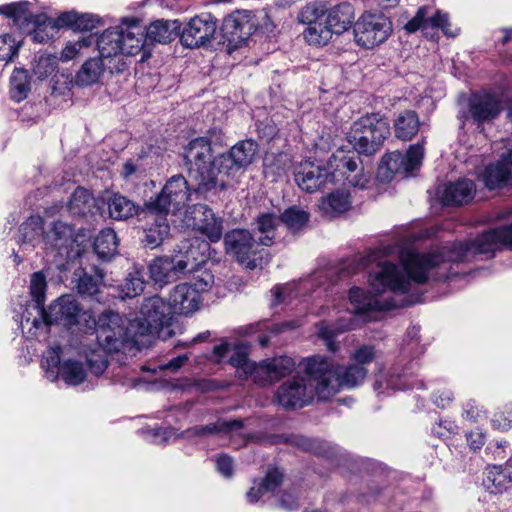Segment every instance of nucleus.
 Returning a JSON list of instances; mask_svg holds the SVG:
<instances>
[{"mask_svg":"<svg viewBox=\"0 0 512 512\" xmlns=\"http://www.w3.org/2000/svg\"><path fill=\"white\" fill-rule=\"evenodd\" d=\"M480 253V242L474 241L447 243L428 253L409 252L402 265L389 261L379 262L369 272L370 291L352 287L349 300L358 314L369 311L391 310L416 303L417 300L403 298L401 302L394 299H381L377 295L389 290L394 294L405 295L412 284L422 285L429 280L447 281L454 273L451 263L465 261L470 255Z\"/></svg>","mask_w":512,"mask_h":512,"instance_id":"nucleus-1","label":"nucleus"},{"mask_svg":"<svg viewBox=\"0 0 512 512\" xmlns=\"http://www.w3.org/2000/svg\"><path fill=\"white\" fill-rule=\"evenodd\" d=\"M306 370L318 380L317 391L320 401L330 399L341 389L360 386L368 374V370L361 365L342 366L321 355L308 357Z\"/></svg>","mask_w":512,"mask_h":512,"instance_id":"nucleus-2","label":"nucleus"},{"mask_svg":"<svg viewBox=\"0 0 512 512\" xmlns=\"http://www.w3.org/2000/svg\"><path fill=\"white\" fill-rule=\"evenodd\" d=\"M220 129L208 130L207 136L190 140L183 150V164L190 181L195 182L199 191H210L217 185L218 165L216 157L212 158V143L222 141Z\"/></svg>","mask_w":512,"mask_h":512,"instance_id":"nucleus-3","label":"nucleus"},{"mask_svg":"<svg viewBox=\"0 0 512 512\" xmlns=\"http://www.w3.org/2000/svg\"><path fill=\"white\" fill-rule=\"evenodd\" d=\"M420 327L412 326L407 329L406 336L401 347L400 358L387 371H379L373 383L374 391L382 394L385 390H407L416 385L415 366L412 360L405 362L408 357H416L424 352L420 346Z\"/></svg>","mask_w":512,"mask_h":512,"instance_id":"nucleus-4","label":"nucleus"},{"mask_svg":"<svg viewBox=\"0 0 512 512\" xmlns=\"http://www.w3.org/2000/svg\"><path fill=\"white\" fill-rule=\"evenodd\" d=\"M208 248L209 244L199 239H183L175 246L172 255L158 256L150 261V278L161 287L176 281L181 275L194 269L198 250H203L204 255Z\"/></svg>","mask_w":512,"mask_h":512,"instance_id":"nucleus-5","label":"nucleus"},{"mask_svg":"<svg viewBox=\"0 0 512 512\" xmlns=\"http://www.w3.org/2000/svg\"><path fill=\"white\" fill-rule=\"evenodd\" d=\"M391 134L389 122L379 113H368L354 121L347 139L353 149L364 156H374Z\"/></svg>","mask_w":512,"mask_h":512,"instance_id":"nucleus-6","label":"nucleus"},{"mask_svg":"<svg viewBox=\"0 0 512 512\" xmlns=\"http://www.w3.org/2000/svg\"><path fill=\"white\" fill-rule=\"evenodd\" d=\"M223 242L226 253L247 269L262 268L270 262V253L248 229L228 231Z\"/></svg>","mask_w":512,"mask_h":512,"instance_id":"nucleus-7","label":"nucleus"},{"mask_svg":"<svg viewBox=\"0 0 512 512\" xmlns=\"http://www.w3.org/2000/svg\"><path fill=\"white\" fill-rule=\"evenodd\" d=\"M360 156L355 150H336L327 161L331 183L365 189L371 174L365 170Z\"/></svg>","mask_w":512,"mask_h":512,"instance_id":"nucleus-8","label":"nucleus"},{"mask_svg":"<svg viewBox=\"0 0 512 512\" xmlns=\"http://www.w3.org/2000/svg\"><path fill=\"white\" fill-rule=\"evenodd\" d=\"M192 191L205 192L196 189L195 182L186 179L182 174L173 175L155 197L144 203L142 210L175 214L186 205Z\"/></svg>","mask_w":512,"mask_h":512,"instance_id":"nucleus-9","label":"nucleus"},{"mask_svg":"<svg viewBox=\"0 0 512 512\" xmlns=\"http://www.w3.org/2000/svg\"><path fill=\"white\" fill-rule=\"evenodd\" d=\"M96 334L97 342L108 353L132 348L139 336L135 333V328L132 329L131 322L125 327L120 315L113 311H105L99 316Z\"/></svg>","mask_w":512,"mask_h":512,"instance_id":"nucleus-10","label":"nucleus"},{"mask_svg":"<svg viewBox=\"0 0 512 512\" xmlns=\"http://www.w3.org/2000/svg\"><path fill=\"white\" fill-rule=\"evenodd\" d=\"M304 358L299 363L306 376L292 377L284 381L275 393V399L285 409H299L309 405L314 397L318 398V380L306 370Z\"/></svg>","mask_w":512,"mask_h":512,"instance_id":"nucleus-11","label":"nucleus"},{"mask_svg":"<svg viewBox=\"0 0 512 512\" xmlns=\"http://www.w3.org/2000/svg\"><path fill=\"white\" fill-rule=\"evenodd\" d=\"M260 26L259 16L250 10H236L227 15L220 26L223 44L229 51L236 50L247 43Z\"/></svg>","mask_w":512,"mask_h":512,"instance_id":"nucleus-12","label":"nucleus"},{"mask_svg":"<svg viewBox=\"0 0 512 512\" xmlns=\"http://www.w3.org/2000/svg\"><path fill=\"white\" fill-rule=\"evenodd\" d=\"M423 157V143L411 145L405 154L399 151L386 153L378 166L377 178L384 183L392 181L395 176L405 178L421 166Z\"/></svg>","mask_w":512,"mask_h":512,"instance_id":"nucleus-13","label":"nucleus"},{"mask_svg":"<svg viewBox=\"0 0 512 512\" xmlns=\"http://www.w3.org/2000/svg\"><path fill=\"white\" fill-rule=\"evenodd\" d=\"M171 306L161 297L152 296L144 300L140 308V315L131 321L132 329L139 336L159 335L164 327H168L172 320Z\"/></svg>","mask_w":512,"mask_h":512,"instance_id":"nucleus-14","label":"nucleus"},{"mask_svg":"<svg viewBox=\"0 0 512 512\" xmlns=\"http://www.w3.org/2000/svg\"><path fill=\"white\" fill-rule=\"evenodd\" d=\"M0 14L13 20L14 26L22 33L31 34L32 40L36 43H44L49 35L44 32L46 23L51 21L45 14L34 15L29 10L28 2L11 3L0 6Z\"/></svg>","mask_w":512,"mask_h":512,"instance_id":"nucleus-15","label":"nucleus"},{"mask_svg":"<svg viewBox=\"0 0 512 512\" xmlns=\"http://www.w3.org/2000/svg\"><path fill=\"white\" fill-rule=\"evenodd\" d=\"M356 43L366 49L385 42L392 32V24L383 13L365 12L353 26Z\"/></svg>","mask_w":512,"mask_h":512,"instance_id":"nucleus-16","label":"nucleus"},{"mask_svg":"<svg viewBox=\"0 0 512 512\" xmlns=\"http://www.w3.org/2000/svg\"><path fill=\"white\" fill-rule=\"evenodd\" d=\"M294 368L295 362L288 356L265 359L260 363L252 362L248 365L243 379L252 378L257 385L266 386L289 375Z\"/></svg>","mask_w":512,"mask_h":512,"instance_id":"nucleus-17","label":"nucleus"},{"mask_svg":"<svg viewBox=\"0 0 512 512\" xmlns=\"http://www.w3.org/2000/svg\"><path fill=\"white\" fill-rule=\"evenodd\" d=\"M217 32V18L211 13H201L191 18L180 32L181 44L190 49L205 47Z\"/></svg>","mask_w":512,"mask_h":512,"instance_id":"nucleus-18","label":"nucleus"},{"mask_svg":"<svg viewBox=\"0 0 512 512\" xmlns=\"http://www.w3.org/2000/svg\"><path fill=\"white\" fill-rule=\"evenodd\" d=\"M258 152V144L251 140H242L233 145L227 152L216 156L219 174L235 175L252 164Z\"/></svg>","mask_w":512,"mask_h":512,"instance_id":"nucleus-19","label":"nucleus"},{"mask_svg":"<svg viewBox=\"0 0 512 512\" xmlns=\"http://www.w3.org/2000/svg\"><path fill=\"white\" fill-rule=\"evenodd\" d=\"M326 9L316 4H308L298 14L299 22L306 24L305 40L316 46H324L329 42V30L325 26Z\"/></svg>","mask_w":512,"mask_h":512,"instance_id":"nucleus-20","label":"nucleus"},{"mask_svg":"<svg viewBox=\"0 0 512 512\" xmlns=\"http://www.w3.org/2000/svg\"><path fill=\"white\" fill-rule=\"evenodd\" d=\"M81 308L73 295L67 294L54 301L48 310L42 309L41 317L46 325L62 324L71 327L78 323Z\"/></svg>","mask_w":512,"mask_h":512,"instance_id":"nucleus-21","label":"nucleus"},{"mask_svg":"<svg viewBox=\"0 0 512 512\" xmlns=\"http://www.w3.org/2000/svg\"><path fill=\"white\" fill-rule=\"evenodd\" d=\"M295 182L307 193L316 192L331 183L328 164L326 166L316 165L313 162L305 161L295 171Z\"/></svg>","mask_w":512,"mask_h":512,"instance_id":"nucleus-22","label":"nucleus"},{"mask_svg":"<svg viewBox=\"0 0 512 512\" xmlns=\"http://www.w3.org/2000/svg\"><path fill=\"white\" fill-rule=\"evenodd\" d=\"M194 226L211 242H218L223 236V218L217 216L206 204L198 203L193 210Z\"/></svg>","mask_w":512,"mask_h":512,"instance_id":"nucleus-23","label":"nucleus"},{"mask_svg":"<svg viewBox=\"0 0 512 512\" xmlns=\"http://www.w3.org/2000/svg\"><path fill=\"white\" fill-rule=\"evenodd\" d=\"M144 217L148 220L147 227L143 230L142 243L146 248L155 249L159 247L169 235L170 225L167 220V213L143 211Z\"/></svg>","mask_w":512,"mask_h":512,"instance_id":"nucleus-24","label":"nucleus"},{"mask_svg":"<svg viewBox=\"0 0 512 512\" xmlns=\"http://www.w3.org/2000/svg\"><path fill=\"white\" fill-rule=\"evenodd\" d=\"M509 118L512 122V110L509 113ZM482 179L490 190L512 185V150L503 154L496 164L489 165L482 173Z\"/></svg>","mask_w":512,"mask_h":512,"instance_id":"nucleus-25","label":"nucleus"},{"mask_svg":"<svg viewBox=\"0 0 512 512\" xmlns=\"http://www.w3.org/2000/svg\"><path fill=\"white\" fill-rule=\"evenodd\" d=\"M75 241L74 227L64 221H55L51 228L43 234V242L46 250L56 251L62 254Z\"/></svg>","mask_w":512,"mask_h":512,"instance_id":"nucleus-26","label":"nucleus"},{"mask_svg":"<svg viewBox=\"0 0 512 512\" xmlns=\"http://www.w3.org/2000/svg\"><path fill=\"white\" fill-rule=\"evenodd\" d=\"M201 297L189 283H181L170 293L169 303L173 313L187 315L198 309Z\"/></svg>","mask_w":512,"mask_h":512,"instance_id":"nucleus-27","label":"nucleus"},{"mask_svg":"<svg viewBox=\"0 0 512 512\" xmlns=\"http://www.w3.org/2000/svg\"><path fill=\"white\" fill-rule=\"evenodd\" d=\"M228 359V363L237 368L238 377L243 379L246 374V368L251 365L247 353L240 347H233L228 342H222L213 347L210 360L220 363L224 359Z\"/></svg>","mask_w":512,"mask_h":512,"instance_id":"nucleus-28","label":"nucleus"},{"mask_svg":"<svg viewBox=\"0 0 512 512\" xmlns=\"http://www.w3.org/2000/svg\"><path fill=\"white\" fill-rule=\"evenodd\" d=\"M181 22L179 20L158 19L146 27V42L148 45L168 44L180 37Z\"/></svg>","mask_w":512,"mask_h":512,"instance_id":"nucleus-29","label":"nucleus"},{"mask_svg":"<svg viewBox=\"0 0 512 512\" xmlns=\"http://www.w3.org/2000/svg\"><path fill=\"white\" fill-rule=\"evenodd\" d=\"M354 8L344 2L326 10L325 26L329 30V40L333 34L340 35L348 30L354 21Z\"/></svg>","mask_w":512,"mask_h":512,"instance_id":"nucleus-30","label":"nucleus"},{"mask_svg":"<svg viewBox=\"0 0 512 512\" xmlns=\"http://www.w3.org/2000/svg\"><path fill=\"white\" fill-rule=\"evenodd\" d=\"M503 246L512 249V224L482 232V260L494 257Z\"/></svg>","mask_w":512,"mask_h":512,"instance_id":"nucleus-31","label":"nucleus"},{"mask_svg":"<svg viewBox=\"0 0 512 512\" xmlns=\"http://www.w3.org/2000/svg\"><path fill=\"white\" fill-rule=\"evenodd\" d=\"M475 192V184L469 179H459L448 183L442 194L441 202L445 206H461L469 203Z\"/></svg>","mask_w":512,"mask_h":512,"instance_id":"nucleus-32","label":"nucleus"},{"mask_svg":"<svg viewBox=\"0 0 512 512\" xmlns=\"http://www.w3.org/2000/svg\"><path fill=\"white\" fill-rule=\"evenodd\" d=\"M103 202L107 206L109 217L113 220L123 221L143 214V206L140 207L120 193L109 195Z\"/></svg>","mask_w":512,"mask_h":512,"instance_id":"nucleus-33","label":"nucleus"},{"mask_svg":"<svg viewBox=\"0 0 512 512\" xmlns=\"http://www.w3.org/2000/svg\"><path fill=\"white\" fill-rule=\"evenodd\" d=\"M457 118L461 130H469L470 126H475V131L480 129V94L474 92L460 98Z\"/></svg>","mask_w":512,"mask_h":512,"instance_id":"nucleus-34","label":"nucleus"},{"mask_svg":"<svg viewBox=\"0 0 512 512\" xmlns=\"http://www.w3.org/2000/svg\"><path fill=\"white\" fill-rule=\"evenodd\" d=\"M99 19L92 14H79L75 11L64 12L53 22L52 27L69 28L74 32H91L96 28Z\"/></svg>","mask_w":512,"mask_h":512,"instance_id":"nucleus-35","label":"nucleus"},{"mask_svg":"<svg viewBox=\"0 0 512 512\" xmlns=\"http://www.w3.org/2000/svg\"><path fill=\"white\" fill-rule=\"evenodd\" d=\"M244 427V423L241 419H233V420H224L219 419L215 423H210L207 425H197L191 428H188L184 431V436L186 438H205L210 435L216 434H228L232 431L240 430Z\"/></svg>","mask_w":512,"mask_h":512,"instance_id":"nucleus-36","label":"nucleus"},{"mask_svg":"<svg viewBox=\"0 0 512 512\" xmlns=\"http://www.w3.org/2000/svg\"><path fill=\"white\" fill-rule=\"evenodd\" d=\"M135 29L139 30L138 27L134 26L123 31L121 43L123 49H121L120 54L134 56L141 52V61L143 62L151 56V51L149 49L148 43L146 42V37L143 39V32H135Z\"/></svg>","mask_w":512,"mask_h":512,"instance_id":"nucleus-37","label":"nucleus"},{"mask_svg":"<svg viewBox=\"0 0 512 512\" xmlns=\"http://www.w3.org/2000/svg\"><path fill=\"white\" fill-rule=\"evenodd\" d=\"M351 195L348 190L337 189L321 198L319 203L320 210L329 216H338L351 207Z\"/></svg>","mask_w":512,"mask_h":512,"instance_id":"nucleus-38","label":"nucleus"},{"mask_svg":"<svg viewBox=\"0 0 512 512\" xmlns=\"http://www.w3.org/2000/svg\"><path fill=\"white\" fill-rule=\"evenodd\" d=\"M105 71L101 57L86 60L75 75V84L81 87L92 86L98 83Z\"/></svg>","mask_w":512,"mask_h":512,"instance_id":"nucleus-39","label":"nucleus"},{"mask_svg":"<svg viewBox=\"0 0 512 512\" xmlns=\"http://www.w3.org/2000/svg\"><path fill=\"white\" fill-rule=\"evenodd\" d=\"M279 223V216L273 212H262L257 215L254 224L255 229L262 235L258 238L262 246L270 247L274 244Z\"/></svg>","mask_w":512,"mask_h":512,"instance_id":"nucleus-40","label":"nucleus"},{"mask_svg":"<svg viewBox=\"0 0 512 512\" xmlns=\"http://www.w3.org/2000/svg\"><path fill=\"white\" fill-rule=\"evenodd\" d=\"M74 276L76 278V289L83 298H89L99 301L100 284L103 281V273L99 272L96 276L90 275L82 269H78Z\"/></svg>","mask_w":512,"mask_h":512,"instance_id":"nucleus-41","label":"nucleus"},{"mask_svg":"<svg viewBox=\"0 0 512 512\" xmlns=\"http://www.w3.org/2000/svg\"><path fill=\"white\" fill-rule=\"evenodd\" d=\"M393 126L396 138L403 141H409L419 130V116L413 110H405L397 116L394 120Z\"/></svg>","mask_w":512,"mask_h":512,"instance_id":"nucleus-42","label":"nucleus"},{"mask_svg":"<svg viewBox=\"0 0 512 512\" xmlns=\"http://www.w3.org/2000/svg\"><path fill=\"white\" fill-rule=\"evenodd\" d=\"M123 29L119 27L105 30L97 39V47L101 58H110L121 53Z\"/></svg>","mask_w":512,"mask_h":512,"instance_id":"nucleus-43","label":"nucleus"},{"mask_svg":"<svg viewBox=\"0 0 512 512\" xmlns=\"http://www.w3.org/2000/svg\"><path fill=\"white\" fill-rule=\"evenodd\" d=\"M118 244L116 232L106 228L95 237L93 249L100 259L109 261L117 253Z\"/></svg>","mask_w":512,"mask_h":512,"instance_id":"nucleus-44","label":"nucleus"},{"mask_svg":"<svg viewBox=\"0 0 512 512\" xmlns=\"http://www.w3.org/2000/svg\"><path fill=\"white\" fill-rule=\"evenodd\" d=\"M44 233L42 218L40 216H30L20 225L17 242L35 246L41 238L43 239Z\"/></svg>","mask_w":512,"mask_h":512,"instance_id":"nucleus-45","label":"nucleus"},{"mask_svg":"<svg viewBox=\"0 0 512 512\" xmlns=\"http://www.w3.org/2000/svg\"><path fill=\"white\" fill-rule=\"evenodd\" d=\"M95 206V199L92 194L83 187L75 189L68 203V210L74 216H85Z\"/></svg>","mask_w":512,"mask_h":512,"instance_id":"nucleus-46","label":"nucleus"},{"mask_svg":"<svg viewBox=\"0 0 512 512\" xmlns=\"http://www.w3.org/2000/svg\"><path fill=\"white\" fill-rule=\"evenodd\" d=\"M486 478L483 480L484 487L491 493H500L507 488L511 482V476L502 466H489L486 468Z\"/></svg>","mask_w":512,"mask_h":512,"instance_id":"nucleus-47","label":"nucleus"},{"mask_svg":"<svg viewBox=\"0 0 512 512\" xmlns=\"http://www.w3.org/2000/svg\"><path fill=\"white\" fill-rule=\"evenodd\" d=\"M28 71L22 68L14 69L10 78V95L13 100L20 102L27 98L30 91Z\"/></svg>","mask_w":512,"mask_h":512,"instance_id":"nucleus-48","label":"nucleus"},{"mask_svg":"<svg viewBox=\"0 0 512 512\" xmlns=\"http://www.w3.org/2000/svg\"><path fill=\"white\" fill-rule=\"evenodd\" d=\"M309 217L310 214L298 206L289 207L279 215L280 222L293 233L302 229L309 221Z\"/></svg>","mask_w":512,"mask_h":512,"instance_id":"nucleus-49","label":"nucleus"},{"mask_svg":"<svg viewBox=\"0 0 512 512\" xmlns=\"http://www.w3.org/2000/svg\"><path fill=\"white\" fill-rule=\"evenodd\" d=\"M58 375L69 385H79L86 378V369L82 362L68 359L60 366Z\"/></svg>","mask_w":512,"mask_h":512,"instance_id":"nucleus-50","label":"nucleus"},{"mask_svg":"<svg viewBox=\"0 0 512 512\" xmlns=\"http://www.w3.org/2000/svg\"><path fill=\"white\" fill-rule=\"evenodd\" d=\"M59 58L52 54H43L35 58L32 71L38 80H44L51 76L58 66Z\"/></svg>","mask_w":512,"mask_h":512,"instance_id":"nucleus-51","label":"nucleus"},{"mask_svg":"<svg viewBox=\"0 0 512 512\" xmlns=\"http://www.w3.org/2000/svg\"><path fill=\"white\" fill-rule=\"evenodd\" d=\"M47 288L46 277L42 271L34 272L30 278V294L35 307L42 312L44 309L45 292Z\"/></svg>","mask_w":512,"mask_h":512,"instance_id":"nucleus-52","label":"nucleus"},{"mask_svg":"<svg viewBox=\"0 0 512 512\" xmlns=\"http://www.w3.org/2000/svg\"><path fill=\"white\" fill-rule=\"evenodd\" d=\"M375 260L373 255H356L352 259L344 261L339 268V277L344 278L358 273L360 270L369 267Z\"/></svg>","mask_w":512,"mask_h":512,"instance_id":"nucleus-53","label":"nucleus"},{"mask_svg":"<svg viewBox=\"0 0 512 512\" xmlns=\"http://www.w3.org/2000/svg\"><path fill=\"white\" fill-rule=\"evenodd\" d=\"M144 287L145 281L140 271L129 273L121 285L123 298H134L140 295L143 292Z\"/></svg>","mask_w":512,"mask_h":512,"instance_id":"nucleus-54","label":"nucleus"},{"mask_svg":"<svg viewBox=\"0 0 512 512\" xmlns=\"http://www.w3.org/2000/svg\"><path fill=\"white\" fill-rule=\"evenodd\" d=\"M20 41L10 34L0 35V61L9 62L18 54Z\"/></svg>","mask_w":512,"mask_h":512,"instance_id":"nucleus-55","label":"nucleus"},{"mask_svg":"<svg viewBox=\"0 0 512 512\" xmlns=\"http://www.w3.org/2000/svg\"><path fill=\"white\" fill-rule=\"evenodd\" d=\"M500 111V99L496 95L482 92V121L495 118Z\"/></svg>","mask_w":512,"mask_h":512,"instance_id":"nucleus-56","label":"nucleus"},{"mask_svg":"<svg viewBox=\"0 0 512 512\" xmlns=\"http://www.w3.org/2000/svg\"><path fill=\"white\" fill-rule=\"evenodd\" d=\"M61 348H50L45 356L43 361V367H47L48 377L56 378L59 374V368L61 364Z\"/></svg>","mask_w":512,"mask_h":512,"instance_id":"nucleus-57","label":"nucleus"},{"mask_svg":"<svg viewBox=\"0 0 512 512\" xmlns=\"http://www.w3.org/2000/svg\"><path fill=\"white\" fill-rule=\"evenodd\" d=\"M214 283V275L206 269H197L193 275V282L190 283L194 290L200 295L207 291Z\"/></svg>","mask_w":512,"mask_h":512,"instance_id":"nucleus-58","label":"nucleus"},{"mask_svg":"<svg viewBox=\"0 0 512 512\" xmlns=\"http://www.w3.org/2000/svg\"><path fill=\"white\" fill-rule=\"evenodd\" d=\"M352 358L355 360V365L364 367L365 364H369L377 358V352L373 345H362L353 352Z\"/></svg>","mask_w":512,"mask_h":512,"instance_id":"nucleus-59","label":"nucleus"},{"mask_svg":"<svg viewBox=\"0 0 512 512\" xmlns=\"http://www.w3.org/2000/svg\"><path fill=\"white\" fill-rule=\"evenodd\" d=\"M283 482V473L277 469L272 468L269 469L264 477V479L260 482L262 489L267 492H274Z\"/></svg>","mask_w":512,"mask_h":512,"instance_id":"nucleus-60","label":"nucleus"},{"mask_svg":"<svg viewBox=\"0 0 512 512\" xmlns=\"http://www.w3.org/2000/svg\"><path fill=\"white\" fill-rule=\"evenodd\" d=\"M90 371L99 376L104 373L108 366V361L103 354L93 351L86 359Z\"/></svg>","mask_w":512,"mask_h":512,"instance_id":"nucleus-61","label":"nucleus"},{"mask_svg":"<svg viewBox=\"0 0 512 512\" xmlns=\"http://www.w3.org/2000/svg\"><path fill=\"white\" fill-rule=\"evenodd\" d=\"M427 14H428V7H426V6L420 7L417 10L416 15L406 23V25L404 26V29L408 33L411 34V33L418 31L420 28L425 27L426 23L428 21Z\"/></svg>","mask_w":512,"mask_h":512,"instance_id":"nucleus-62","label":"nucleus"},{"mask_svg":"<svg viewBox=\"0 0 512 512\" xmlns=\"http://www.w3.org/2000/svg\"><path fill=\"white\" fill-rule=\"evenodd\" d=\"M430 23L432 27L440 28L443 33L447 36L454 37L455 34L450 30V22L447 13H443L441 11H436L435 15L430 18Z\"/></svg>","mask_w":512,"mask_h":512,"instance_id":"nucleus-63","label":"nucleus"},{"mask_svg":"<svg viewBox=\"0 0 512 512\" xmlns=\"http://www.w3.org/2000/svg\"><path fill=\"white\" fill-rule=\"evenodd\" d=\"M276 506L286 511H293L299 507V503L294 494L284 491L277 499Z\"/></svg>","mask_w":512,"mask_h":512,"instance_id":"nucleus-64","label":"nucleus"}]
</instances>
